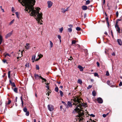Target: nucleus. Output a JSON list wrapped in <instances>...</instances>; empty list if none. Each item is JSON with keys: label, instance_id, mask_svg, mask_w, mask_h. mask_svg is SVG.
Here are the masks:
<instances>
[{"label": "nucleus", "instance_id": "nucleus-42", "mask_svg": "<svg viewBox=\"0 0 122 122\" xmlns=\"http://www.w3.org/2000/svg\"><path fill=\"white\" fill-rule=\"evenodd\" d=\"M108 18L107 17L106 18V20L108 24V25H109V22H108Z\"/></svg>", "mask_w": 122, "mask_h": 122}, {"label": "nucleus", "instance_id": "nucleus-63", "mask_svg": "<svg viewBox=\"0 0 122 122\" xmlns=\"http://www.w3.org/2000/svg\"><path fill=\"white\" fill-rule=\"evenodd\" d=\"M20 99L21 100V101H23V100H22V96H21V97H20Z\"/></svg>", "mask_w": 122, "mask_h": 122}, {"label": "nucleus", "instance_id": "nucleus-40", "mask_svg": "<svg viewBox=\"0 0 122 122\" xmlns=\"http://www.w3.org/2000/svg\"><path fill=\"white\" fill-rule=\"evenodd\" d=\"M92 85H89L87 87V89H89L91 88L92 87Z\"/></svg>", "mask_w": 122, "mask_h": 122}, {"label": "nucleus", "instance_id": "nucleus-27", "mask_svg": "<svg viewBox=\"0 0 122 122\" xmlns=\"http://www.w3.org/2000/svg\"><path fill=\"white\" fill-rule=\"evenodd\" d=\"M10 71H8V77L9 78H10Z\"/></svg>", "mask_w": 122, "mask_h": 122}, {"label": "nucleus", "instance_id": "nucleus-43", "mask_svg": "<svg viewBox=\"0 0 122 122\" xmlns=\"http://www.w3.org/2000/svg\"><path fill=\"white\" fill-rule=\"evenodd\" d=\"M93 121L91 119H90L89 121H87V122H92Z\"/></svg>", "mask_w": 122, "mask_h": 122}, {"label": "nucleus", "instance_id": "nucleus-9", "mask_svg": "<svg viewBox=\"0 0 122 122\" xmlns=\"http://www.w3.org/2000/svg\"><path fill=\"white\" fill-rule=\"evenodd\" d=\"M117 41L118 44L120 46H122V41L121 39H118L117 40Z\"/></svg>", "mask_w": 122, "mask_h": 122}, {"label": "nucleus", "instance_id": "nucleus-11", "mask_svg": "<svg viewBox=\"0 0 122 122\" xmlns=\"http://www.w3.org/2000/svg\"><path fill=\"white\" fill-rule=\"evenodd\" d=\"M82 9L83 10H86L88 9L87 6L85 5H83L82 7Z\"/></svg>", "mask_w": 122, "mask_h": 122}, {"label": "nucleus", "instance_id": "nucleus-15", "mask_svg": "<svg viewBox=\"0 0 122 122\" xmlns=\"http://www.w3.org/2000/svg\"><path fill=\"white\" fill-rule=\"evenodd\" d=\"M3 40V37L2 35L0 34V45L2 43Z\"/></svg>", "mask_w": 122, "mask_h": 122}, {"label": "nucleus", "instance_id": "nucleus-36", "mask_svg": "<svg viewBox=\"0 0 122 122\" xmlns=\"http://www.w3.org/2000/svg\"><path fill=\"white\" fill-rule=\"evenodd\" d=\"M36 68L37 70H39L40 68L39 66L37 65H36Z\"/></svg>", "mask_w": 122, "mask_h": 122}, {"label": "nucleus", "instance_id": "nucleus-52", "mask_svg": "<svg viewBox=\"0 0 122 122\" xmlns=\"http://www.w3.org/2000/svg\"><path fill=\"white\" fill-rule=\"evenodd\" d=\"M122 85V82L121 81L120 82L119 84V86H121Z\"/></svg>", "mask_w": 122, "mask_h": 122}, {"label": "nucleus", "instance_id": "nucleus-55", "mask_svg": "<svg viewBox=\"0 0 122 122\" xmlns=\"http://www.w3.org/2000/svg\"><path fill=\"white\" fill-rule=\"evenodd\" d=\"M102 116L103 117H106V115L105 114H103L102 115Z\"/></svg>", "mask_w": 122, "mask_h": 122}, {"label": "nucleus", "instance_id": "nucleus-31", "mask_svg": "<svg viewBox=\"0 0 122 122\" xmlns=\"http://www.w3.org/2000/svg\"><path fill=\"white\" fill-rule=\"evenodd\" d=\"M68 30L70 32H71L72 31V29L71 28H70L68 29Z\"/></svg>", "mask_w": 122, "mask_h": 122}, {"label": "nucleus", "instance_id": "nucleus-56", "mask_svg": "<svg viewBox=\"0 0 122 122\" xmlns=\"http://www.w3.org/2000/svg\"><path fill=\"white\" fill-rule=\"evenodd\" d=\"M6 60H3V62L4 63H5L6 62Z\"/></svg>", "mask_w": 122, "mask_h": 122}, {"label": "nucleus", "instance_id": "nucleus-12", "mask_svg": "<svg viewBox=\"0 0 122 122\" xmlns=\"http://www.w3.org/2000/svg\"><path fill=\"white\" fill-rule=\"evenodd\" d=\"M30 44L29 43H26L25 46V49L27 50L30 47Z\"/></svg>", "mask_w": 122, "mask_h": 122}, {"label": "nucleus", "instance_id": "nucleus-1", "mask_svg": "<svg viewBox=\"0 0 122 122\" xmlns=\"http://www.w3.org/2000/svg\"><path fill=\"white\" fill-rule=\"evenodd\" d=\"M18 1L20 2L22 5L25 7L26 11L28 13L31 12L30 15L34 16L38 21V23L40 24H42V22L41 19L42 18V12H39L40 9L37 7L34 9L33 7L35 5V0H18Z\"/></svg>", "mask_w": 122, "mask_h": 122}, {"label": "nucleus", "instance_id": "nucleus-23", "mask_svg": "<svg viewBox=\"0 0 122 122\" xmlns=\"http://www.w3.org/2000/svg\"><path fill=\"white\" fill-rule=\"evenodd\" d=\"M76 30L78 31H80L81 29V28L79 27H77L76 28Z\"/></svg>", "mask_w": 122, "mask_h": 122}, {"label": "nucleus", "instance_id": "nucleus-16", "mask_svg": "<svg viewBox=\"0 0 122 122\" xmlns=\"http://www.w3.org/2000/svg\"><path fill=\"white\" fill-rule=\"evenodd\" d=\"M68 7H67L66 9H62L63 10L62 11V12L63 13H64L66 11L68 10Z\"/></svg>", "mask_w": 122, "mask_h": 122}, {"label": "nucleus", "instance_id": "nucleus-45", "mask_svg": "<svg viewBox=\"0 0 122 122\" xmlns=\"http://www.w3.org/2000/svg\"><path fill=\"white\" fill-rule=\"evenodd\" d=\"M7 56H9L10 57V55L9 54H8V53H6L5 54V57H6Z\"/></svg>", "mask_w": 122, "mask_h": 122}, {"label": "nucleus", "instance_id": "nucleus-18", "mask_svg": "<svg viewBox=\"0 0 122 122\" xmlns=\"http://www.w3.org/2000/svg\"><path fill=\"white\" fill-rule=\"evenodd\" d=\"M67 104L69 107H71L72 106V104L71 102H68Z\"/></svg>", "mask_w": 122, "mask_h": 122}, {"label": "nucleus", "instance_id": "nucleus-21", "mask_svg": "<svg viewBox=\"0 0 122 122\" xmlns=\"http://www.w3.org/2000/svg\"><path fill=\"white\" fill-rule=\"evenodd\" d=\"M13 90L14 92H15L17 93V91L18 90L17 88H15L13 89Z\"/></svg>", "mask_w": 122, "mask_h": 122}, {"label": "nucleus", "instance_id": "nucleus-2", "mask_svg": "<svg viewBox=\"0 0 122 122\" xmlns=\"http://www.w3.org/2000/svg\"><path fill=\"white\" fill-rule=\"evenodd\" d=\"M72 100V102H73L72 104L77 105L76 108L73 111L74 113L76 112L78 114L77 115V122H83L84 120L83 118L84 115L83 109L86 107L87 104L82 103V99L78 97H74Z\"/></svg>", "mask_w": 122, "mask_h": 122}, {"label": "nucleus", "instance_id": "nucleus-37", "mask_svg": "<svg viewBox=\"0 0 122 122\" xmlns=\"http://www.w3.org/2000/svg\"><path fill=\"white\" fill-rule=\"evenodd\" d=\"M107 83L108 85L109 86H111V85L110 84V81H107Z\"/></svg>", "mask_w": 122, "mask_h": 122}, {"label": "nucleus", "instance_id": "nucleus-13", "mask_svg": "<svg viewBox=\"0 0 122 122\" xmlns=\"http://www.w3.org/2000/svg\"><path fill=\"white\" fill-rule=\"evenodd\" d=\"M10 84H11V86L13 87H15V85L14 82H12L11 80L9 81Z\"/></svg>", "mask_w": 122, "mask_h": 122}, {"label": "nucleus", "instance_id": "nucleus-49", "mask_svg": "<svg viewBox=\"0 0 122 122\" xmlns=\"http://www.w3.org/2000/svg\"><path fill=\"white\" fill-rule=\"evenodd\" d=\"M112 56H115V52H113V53H112Z\"/></svg>", "mask_w": 122, "mask_h": 122}, {"label": "nucleus", "instance_id": "nucleus-17", "mask_svg": "<svg viewBox=\"0 0 122 122\" xmlns=\"http://www.w3.org/2000/svg\"><path fill=\"white\" fill-rule=\"evenodd\" d=\"M77 83L80 84H81L82 83V81L80 79H79L77 81Z\"/></svg>", "mask_w": 122, "mask_h": 122}, {"label": "nucleus", "instance_id": "nucleus-58", "mask_svg": "<svg viewBox=\"0 0 122 122\" xmlns=\"http://www.w3.org/2000/svg\"><path fill=\"white\" fill-rule=\"evenodd\" d=\"M68 26L71 27H72V25H69Z\"/></svg>", "mask_w": 122, "mask_h": 122}, {"label": "nucleus", "instance_id": "nucleus-30", "mask_svg": "<svg viewBox=\"0 0 122 122\" xmlns=\"http://www.w3.org/2000/svg\"><path fill=\"white\" fill-rule=\"evenodd\" d=\"M55 91L56 92H58L59 91L58 88L57 87H56L55 89Z\"/></svg>", "mask_w": 122, "mask_h": 122}, {"label": "nucleus", "instance_id": "nucleus-10", "mask_svg": "<svg viewBox=\"0 0 122 122\" xmlns=\"http://www.w3.org/2000/svg\"><path fill=\"white\" fill-rule=\"evenodd\" d=\"M36 56L35 55H33L32 56L31 60L33 62H34L35 60Z\"/></svg>", "mask_w": 122, "mask_h": 122}, {"label": "nucleus", "instance_id": "nucleus-32", "mask_svg": "<svg viewBox=\"0 0 122 122\" xmlns=\"http://www.w3.org/2000/svg\"><path fill=\"white\" fill-rule=\"evenodd\" d=\"M76 41L75 40H73L71 42V44H74L76 43Z\"/></svg>", "mask_w": 122, "mask_h": 122}, {"label": "nucleus", "instance_id": "nucleus-19", "mask_svg": "<svg viewBox=\"0 0 122 122\" xmlns=\"http://www.w3.org/2000/svg\"><path fill=\"white\" fill-rule=\"evenodd\" d=\"M50 48H51L53 46V43L51 41H50Z\"/></svg>", "mask_w": 122, "mask_h": 122}, {"label": "nucleus", "instance_id": "nucleus-44", "mask_svg": "<svg viewBox=\"0 0 122 122\" xmlns=\"http://www.w3.org/2000/svg\"><path fill=\"white\" fill-rule=\"evenodd\" d=\"M12 11L13 13H14V9L13 7L12 8Z\"/></svg>", "mask_w": 122, "mask_h": 122}, {"label": "nucleus", "instance_id": "nucleus-59", "mask_svg": "<svg viewBox=\"0 0 122 122\" xmlns=\"http://www.w3.org/2000/svg\"><path fill=\"white\" fill-rule=\"evenodd\" d=\"M73 59V58L72 57H70V59H69V60H71Z\"/></svg>", "mask_w": 122, "mask_h": 122}, {"label": "nucleus", "instance_id": "nucleus-57", "mask_svg": "<svg viewBox=\"0 0 122 122\" xmlns=\"http://www.w3.org/2000/svg\"><path fill=\"white\" fill-rule=\"evenodd\" d=\"M40 59L39 58H37V59H36V60H35V61H38L39 59Z\"/></svg>", "mask_w": 122, "mask_h": 122}, {"label": "nucleus", "instance_id": "nucleus-41", "mask_svg": "<svg viewBox=\"0 0 122 122\" xmlns=\"http://www.w3.org/2000/svg\"><path fill=\"white\" fill-rule=\"evenodd\" d=\"M46 87L48 89H49V86L48 85V83H47L46 84Z\"/></svg>", "mask_w": 122, "mask_h": 122}, {"label": "nucleus", "instance_id": "nucleus-60", "mask_svg": "<svg viewBox=\"0 0 122 122\" xmlns=\"http://www.w3.org/2000/svg\"><path fill=\"white\" fill-rule=\"evenodd\" d=\"M62 102L63 103V104L64 105H66V104L65 103V102H64L62 101Z\"/></svg>", "mask_w": 122, "mask_h": 122}, {"label": "nucleus", "instance_id": "nucleus-3", "mask_svg": "<svg viewBox=\"0 0 122 122\" xmlns=\"http://www.w3.org/2000/svg\"><path fill=\"white\" fill-rule=\"evenodd\" d=\"M34 77L37 80L39 79V78H40L41 79H42L44 81H46V79L42 77L40 75H39L37 74H35Z\"/></svg>", "mask_w": 122, "mask_h": 122}, {"label": "nucleus", "instance_id": "nucleus-14", "mask_svg": "<svg viewBox=\"0 0 122 122\" xmlns=\"http://www.w3.org/2000/svg\"><path fill=\"white\" fill-rule=\"evenodd\" d=\"M78 68L79 69L80 71H83V68L80 65H79L78 66Z\"/></svg>", "mask_w": 122, "mask_h": 122}, {"label": "nucleus", "instance_id": "nucleus-61", "mask_svg": "<svg viewBox=\"0 0 122 122\" xmlns=\"http://www.w3.org/2000/svg\"><path fill=\"white\" fill-rule=\"evenodd\" d=\"M21 102V104H22V106H23V101H22Z\"/></svg>", "mask_w": 122, "mask_h": 122}, {"label": "nucleus", "instance_id": "nucleus-22", "mask_svg": "<svg viewBox=\"0 0 122 122\" xmlns=\"http://www.w3.org/2000/svg\"><path fill=\"white\" fill-rule=\"evenodd\" d=\"M96 93L95 91H93L92 92V94L94 96H96Z\"/></svg>", "mask_w": 122, "mask_h": 122}, {"label": "nucleus", "instance_id": "nucleus-29", "mask_svg": "<svg viewBox=\"0 0 122 122\" xmlns=\"http://www.w3.org/2000/svg\"><path fill=\"white\" fill-rule=\"evenodd\" d=\"M14 19H13L12 20L10 23L9 24L10 25H11L12 24L14 23Z\"/></svg>", "mask_w": 122, "mask_h": 122}, {"label": "nucleus", "instance_id": "nucleus-6", "mask_svg": "<svg viewBox=\"0 0 122 122\" xmlns=\"http://www.w3.org/2000/svg\"><path fill=\"white\" fill-rule=\"evenodd\" d=\"M47 4L48 5V7L49 8H50L52 6L53 4V3L50 1H47Z\"/></svg>", "mask_w": 122, "mask_h": 122}, {"label": "nucleus", "instance_id": "nucleus-38", "mask_svg": "<svg viewBox=\"0 0 122 122\" xmlns=\"http://www.w3.org/2000/svg\"><path fill=\"white\" fill-rule=\"evenodd\" d=\"M94 76H97L98 77L99 76L98 73H94Z\"/></svg>", "mask_w": 122, "mask_h": 122}, {"label": "nucleus", "instance_id": "nucleus-4", "mask_svg": "<svg viewBox=\"0 0 122 122\" xmlns=\"http://www.w3.org/2000/svg\"><path fill=\"white\" fill-rule=\"evenodd\" d=\"M48 110L50 111H52L54 110V107L52 105H49L47 106Z\"/></svg>", "mask_w": 122, "mask_h": 122}, {"label": "nucleus", "instance_id": "nucleus-47", "mask_svg": "<svg viewBox=\"0 0 122 122\" xmlns=\"http://www.w3.org/2000/svg\"><path fill=\"white\" fill-rule=\"evenodd\" d=\"M57 37L59 39H61V36H60V35H58L57 36Z\"/></svg>", "mask_w": 122, "mask_h": 122}, {"label": "nucleus", "instance_id": "nucleus-8", "mask_svg": "<svg viewBox=\"0 0 122 122\" xmlns=\"http://www.w3.org/2000/svg\"><path fill=\"white\" fill-rule=\"evenodd\" d=\"M97 101L99 103H101L103 102L101 98H97Z\"/></svg>", "mask_w": 122, "mask_h": 122}, {"label": "nucleus", "instance_id": "nucleus-24", "mask_svg": "<svg viewBox=\"0 0 122 122\" xmlns=\"http://www.w3.org/2000/svg\"><path fill=\"white\" fill-rule=\"evenodd\" d=\"M90 3V1L89 0H87L86 3V5H87L89 4Z\"/></svg>", "mask_w": 122, "mask_h": 122}, {"label": "nucleus", "instance_id": "nucleus-28", "mask_svg": "<svg viewBox=\"0 0 122 122\" xmlns=\"http://www.w3.org/2000/svg\"><path fill=\"white\" fill-rule=\"evenodd\" d=\"M17 17L18 18H19V13L18 12H16L15 13Z\"/></svg>", "mask_w": 122, "mask_h": 122}, {"label": "nucleus", "instance_id": "nucleus-35", "mask_svg": "<svg viewBox=\"0 0 122 122\" xmlns=\"http://www.w3.org/2000/svg\"><path fill=\"white\" fill-rule=\"evenodd\" d=\"M25 115L27 116H28L29 115V112L28 111L26 112Z\"/></svg>", "mask_w": 122, "mask_h": 122}, {"label": "nucleus", "instance_id": "nucleus-62", "mask_svg": "<svg viewBox=\"0 0 122 122\" xmlns=\"http://www.w3.org/2000/svg\"><path fill=\"white\" fill-rule=\"evenodd\" d=\"M104 33L106 35H107V32H104Z\"/></svg>", "mask_w": 122, "mask_h": 122}, {"label": "nucleus", "instance_id": "nucleus-50", "mask_svg": "<svg viewBox=\"0 0 122 122\" xmlns=\"http://www.w3.org/2000/svg\"><path fill=\"white\" fill-rule=\"evenodd\" d=\"M97 64L98 66H99L100 64L97 61Z\"/></svg>", "mask_w": 122, "mask_h": 122}, {"label": "nucleus", "instance_id": "nucleus-20", "mask_svg": "<svg viewBox=\"0 0 122 122\" xmlns=\"http://www.w3.org/2000/svg\"><path fill=\"white\" fill-rule=\"evenodd\" d=\"M25 66L26 67H29V63L28 62H27L25 65Z\"/></svg>", "mask_w": 122, "mask_h": 122}, {"label": "nucleus", "instance_id": "nucleus-26", "mask_svg": "<svg viewBox=\"0 0 122 122\" xmlns=\"http://www.w3.org/2000/svg\"><path fill=\"white\" fill-rule=\"evenodd\" d=\"M38 56L39 58L40 59L43 57V55L41 54L38 55Z\"/></svg>", "mask_w": 122, "mask_h": 122}, {"label": "nucleus", "instance_id": "nucleus-54", "mask_svg": "<svg viewBox=\"0 0 122 122\" xmlns=\"http://www.w3.org/2000/svg\"><path fill=\"white\" fill-rule=\"evenodd\" d=\"M116 15L117 16V17H118V11H117L116 12Z\"/></svg>", "mask_w": 122, "mask_h": 122}, {"label": "nucleus", "instance_id": "nucleus-34", "mask_svg": "<svg viewBox=\"0 0 122 122\" xmlns=\"http://www.w3.org/2000/svg\"><path fill=\"white\" fill-rule=\"evenodd\" d=\"M63 30V27L61 28L59 30L60 32L61 33Z\"/></svg>", "mask_w": 122, "mask_h": 122}, {"label": "nucleus", "instance_id": "nucleus-64", "mask_svg": "<svg viewBox=\"0 0 122 122\" xmlns=\"http://www.w3.org/2000/svg\"><path fill=\"white\" fill-rule=\"evenodd\" d=\"M57 83L58 84H60L61 83V82H60V81H59V82H57Z\"/></svg>", "mask_w": 122, "mask_h": 122}, {"label": "nucleus", "instance_id": "nucleus-51", "mask_svg": "<svg viewBox=\"0 0 122 122\" xmlns=\"http://www.w3.org/2000/svg\"><path fill=\"white\" fill-rule=\"evenodd\" d=\"M111 35H112V37L113 38L114 36H113V32H112V30L111 31Z\"/></svg>", "mask_w": 122, "mask_h": 122}, {"label": "nucleus", "instance_id": "nucleus-25", "mask_svg": "<svg viewBox=\"0 0 122 122\" xmlns=\"http://www.w3.org/2000/svg\"><path fill=\"white\" fill-rule=\"evenodd\" d=\"M60 95L61 97H62L63 96V93L60 90Z\"/></svg>", "mask_w": 122, "mask_h": 122}, {"label": "nucleus", "instance_id": "nucleus-53", "mask_svg": "<svg viewBox=\"0 0 122 122\" xmlns=\"http://www.w3.org/2000/svg\"><path fill=\"white\" fill-rule=\"evenodd\" d=\"M90 116L92 117H95V115H94L93 114H91L90 115Z\"/></svg>", "mask_w": 122, "mask_h": 122}, {"label": "nucleus", "instance_id": "nucleus-46", "mask_svg": "<svg viewBox=\"0 0 122 122\" xmlns=\"http://www.w3.org/2000/svg\"><path fill=\"white\" fill-rule=\"evenodd\" d=\"M0 9H1V10L2 11V12H4V10L3 9H2V6H0Z\"/></svg>", "mask_w": 122, "mask_h": 122}, {"label": "nucleus", "instance_id": "nucleus-33", "mask_svg": "<svg viewBox=\"0 0 122 122\" xmlns=\"http://www.w3.org/2000/svg\"><path fill=\"white\" fill-rule=\"evenodd\" d=\"M23 110L25 112H27V109L26 108V107L24 108L23 109Z\"/></svg>", "mask_w": 122, "mask_h": 122}, {"label": "nucleus", "instance_id": "nucleus-5", "mask_svg": "<svg viewBox=\"0 0 122 122\" xmlns=\"http://www.w3.org/2000/svg\"><path fill=\"white\" fill-rule=\"evenodd\" d=\"M115 27L117 31L119 33H120V29L118 25L117 24V22H116V24L115 25Z\"/></svg>", "mask_w": 122, "mask_h": 122}, {"label": "nucleus", "instance_id": "nucleus-7", "mask_svg": "<svg viewBox=\"0 0 122 122\" xmlns=\"http://www.w3.org/2000/svg\"><path fill=\"white\" fill-rule=\"evenodd\" d=\"M12 34V32H10L7 33L5 36V38L7 39L9 37H10Z\"/></svg>", "mask_w": 122, "mask_h": 122}, {"label": "nucleus", "instance_id": "nucleus-48", "mask_svg": "<svg viewBox=\"0 0 122 122\" xmlns=\"http://www.w3.org/2000/svg\"><path fill=\"white\" fill-rule=\"evenodd\" d=\"M11 100H9L8 101V103H7V104L8 105H9V104H10V103H11Z\"/></svg>", "mask_w": 122, "mask_h": 122}, {"label": "nucleus", "instance_id": "nucleus-39", "mask_svg": "<svg viewBox=\"0 0 122 122\" xmlns=\"http://www.w3.org/2000/svg\"><path fill=\"white\" fill-rule=\"evenodd\" d=\"M106 75L107 76H108L109 75V73L108 71H107L106 72Z\"/></svg>", "mask_w": 122, "mask_h": 122}]
</instances>
